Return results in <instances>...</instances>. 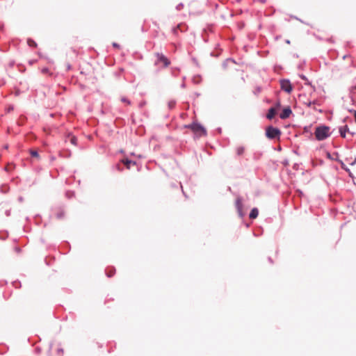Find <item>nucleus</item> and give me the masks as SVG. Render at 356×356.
I'll use <instances>...</instances> for the list:
<instances>
[{
	"instance_id": "f257e3e1",
	"label": "nucleus",
	"mask_w": 356,
	"mask_h": 356,
	"mask_svg": "<svg viewBox=\"0 0 356 356\" xmlns=\"http://www.w3.org/2000/svg\"><path fill=\"white\" fill-rule=\"evenodd\" d=\"M330 128L326 125H320L316 127L315 137L318 141L324 140L329 138L331 135Z\"/></svg>"
},
{
	"instance_id": "f03ea898",
	"label": "nucleus",
	"mask_w": 356,
	"mask_h": 356,
	"mask_svg": "<svg viewBox=\"0 0 356 356\" xmlns=\"http://www.w3.org/2000/svg\"><path fill=\"white\" fill-rule=\"evenodd\" d=\"M185 127L191 129L193 131V132H194V134L198 135L199 136L207 135V131L205 128L198 122H193L191 124H186L185 125Z\"/></svg>"
},
{
	"instance_id": "7ed1b4c3",
	"label": "nucleus",
	"mask_w": 356,
	"mask_h": 356,
	"mask_svg": "<svg viewBox=\"0 0 356 356\" xmlns=\"http://www.w3.org/2000/svg\"><path fill=\"white\" fill-rule=\"evenodd\" d=\"M266 136L271 140L276 138L279 139L281 136V131L277 127L268 126L266 129Z\"/></svg>"
},
{
	"instance_id": "20e7f679",
	"label": "nucleus",
	"mask_w": 356,
	"mask_h": 356,
	"mask_svg": "<svg viewBox=\"0 0 356 356\" xmlns=\"http://www.w3.org/2000/svg\"><path fill=\"white\" fill-rule=\"evenodd\" d=\"M155 55L157 58V60L155 63L156 65L159 63H162L163 64V67H166L170 64L169 59L162 53H156Z\"/></svg>"
},
{
	"instance_id": "39448f33",
	"label": "nucleus",
	"mask_w": 356,
	"mask_h": 356,
	"mask_svg": "<svg viewBox=\"0 0 356 356\" xmlns=\"http://www.w3.org/2000/svg\"><path fill=\"white\" fill-rule=\"evenodd\" d=\"M280 86L281 89L287 93H290L293 90L292 85L289 79H282Z\"/></svg>"
},
{
	"instance_id": "423d86ee",
	"label": "nucleus",
	"mask_w": 356,
	"mask_h": 356,
	"mask_svg": "<svg viewBox=\"0 0 356 356\" xmlns=\"http://www.w3.org/2000/svg\"><path fill=\"white\" fill-rule=\"evenodd\" d=\"M292 111L289 106L284 108L280 114V118L282 120L289 118Z\"/></svg>"
},
{
	"instance_id": "0eeeda50",
	"label": "nucleus",
	"mask_w": 356,
	"mask_h": 356,
	"mask_svg": "<svg viewBox=\"0 0 356 356\" xmlns=\"http://www.w3.org/2000/svg\"><path fill=\"white\" fill-rule=\"evenodd\" d=\"M339 131L340 136L343 138H346L347 132L350 133L352 136H353V134H354V133L350 132L348 125H345V126L339 127Z\"/></svg>"
},
{
	"instance_id": "6e6552de",
	"label": "nucleus",
	"mask_w": 356,
	"mask_h": 356,
	"mask_svg": "<svg viewBox=\"0 0 356 356\" xmlns=\"http://www.w3.org/2000/svg\"><path fill=\"white\" fill-rule=\"evenodd\" d=\"M235 204H236V208L237 209L238 215L241 217H243V213L242 212L243 204H242V201H241V197H238L236 199Z\"/></svg>"
},
{
	"instance_id": "1a4fd4ad",
	"label": "nucleus",
	"mask_w": 356,
	"mask_h": 356,
	"mask_svg": "<svg viewBox=\"0 0 356 356\" xmlns=\"http://www.w3.org/2000/svg\"><path fill=\"white\" fill-rule=\"evenodd\" d=\"M121 162L127 167V169H130L131 165H136V161L130 160L127 158L122 159Z\"/></svg>"
},
{
	"instance_id": "9d476101",
	"label": "nucleus",
	"mask_w": 356,
	"mask_h": 356,
	"mask_svg": "<svg viewBox=\"0 0 356 356\" xmlns=\"http://www.w3.org/2000/svg\"><path fill=\"white\" fill-rule=\"evenodd\" d=\"M277 110L274 107H271L268 109L266 114V118L269 120H272L276 115Z\"/></svg>"
},
{
	"instance_id": "9b49d317",
	"label": "nucleus",
	"mask_w": 356,
	"mask_h": 356,
	"mask_svg": "<svg viewBox=\"0 0 356 356\" xmlns=\"http://www.w3.org/2000/svg\"><path fill=\"white\" fill-rule=\"evenodd\" d=\"M259 215V211L257 208H253L249 215V218L251 219L256 218Z\"/></svg>"
},
{
	"instance_id": "f8f14e48",
	"label": "nucleus",
	"mask_w": 356,
	"mask_h": 356,
	"mask_svg": "<svg viewBox=\"0 0 356 356\" xmlns=\"http://www.w3.org/2000/svg\"><path fill=\"white\" fill-rule=\"evenodd\" d=\"M64 215H65L64 209L63 207H60L58 208L57 213H56V218L58 219H61L64 217Z\"/></svg>"
},
{
	"instance_id": "ddd939ff",
	"label": "nucleus",
	"mask_w": 356,
	"mask_h": 356,
	"mask_svg": "<svg viewBox=\"0 0 356 356\" xmlns=\"http://www.w3.org/2000/svg\"><path fill=\"white\" fill-rule=\"evenodd\" d=\"M115 272V269L114 268H111L110 270H106V275L108 277H111Z\"/></svg>"
},
{
	"instance_id": "4468645a",
	"label": "nucleus",
	"mask_w": 356,
	"mask_h": 356,
	"mask_svg": "<svg viewBox=\"0 0 356 356\" xmlns=\"http://www.w3.org/2000/svg\"><path fill=\"white\" fill-rule=\"evenodd\" d=\"M27 44L30 47H37L36 42L31 38H29L27 40Z\"/></svg>"
},
{
	"instance_id": "2eb2a0df",
	"label": "nucleus",
	"mask_w": 356,
	"mask_h": 356,
	"mask_svg": "<svg viewBox=\"0 0 356 356\" xmlns=\"http://www.w3.org/2000/svg\"><path fill=\"white\" fill-rule=\"evenodd\" d=\"M245 148L243 146L238 147L236 149V154L238 156L242 155L244 153Z\"/></svg>"
},
{
	"instance_id": "dca6fc26",
	"label": "nucleus",
	"mask_w": 356,
	"mask_h": 356,
	"mask_svg": "<svg viewBox=\"0 0 356 356\" xmlns=\"http://www.w3.org/2000/svg\"><path fill=\"white\" fill-rule=\"evenodd\" d=\"M30 154L33 157H35V158H39L40 157L38 151L35 150V149H30Z\"/></svg>"
},
{
	"instance_id": "f3484780",
	"label": "nucleus",
	"mask_w": 356,
	"mask_h": 356,
	"mask_svg": "<svg viewBox=\"0 0 356 356\" xmlns=\"http://www.w3.org/2000/svg\"><path fill=\"white\" fill-rule=\"evenodd\" d=\"M175 104H176V102L174 101V100H170L168 102V108L170 109H172L175 108Z\"/></svg>"
},
{
	"instance_id": "a211bd4d",
	"label": "nucleus",
	"mask_w": 356,
	"mask_h": 356,
	"mask_svg": "<svg viewBox=\"0 0 356 356\" xmlns=\"http://www.w3.org/2000/svg\"><path fill=\"white\" fill-rule=\"evenodd\" d=\"M65 195L67 198H72V197H74V193L73 191H67L66 193H65Z\"/></svg>"
},
{
	"instance_id": "6ab92c4d",
	"label": "nucleus",
	"mask_w": 356,
	"mask_h": 356,
	"mask_svg": "<svg viewBox=\"0 0 356 356\" xmlns=\"http://www.w3.org/2000/svg\"><path fill=\"white\" fill-rule=\"evenodd\" d=\"M317 104V102L316 101H309L308 103H307V106L308 107H312L313 106H314L315 104Z\"/></svg>"
},
{
	"instance_id": "aec40b11",
	"label": "nucleus",
	"mask_w": 356,
	"mask_h": 356,
	"mask_svg": "<svg viewBox=\"0 0 356 356\" xmlns=\"http://www.w3.org/2000/svg\"><path fill=\"white\" fill-rule=\"evenodd\" d=\"M70 142L73 145H76L77 143V138L75 136H72L70 139Z\"/></svg>"
},
{
	"instance_id": "412c9836",
	"label": "nucleus",
	"mask_w": 356,
	"mask_h": 356,
	"mask_svg": "<svg viewBox=\"0 0 356 356\" xmlns=\"http://www.w3.org/2000/svg\"><path fill=\"white\" fill-rule=\"evenodd\" d=\"M121 101H122V102H124V103H127V104H131L130 100H129V99H128L127 98H126V97H122V98L121 99Z\"/></svg>"
},
{
	"instance_id": "4be33fe9",
	"label": "nucleus",
	"mask_w": 356,
	"mask_h": 356,
	"mask_svg": "<svg viewBox=\"0 0 356 356\" xmlns=\"http://www.w3.org/2000/svg\"><path fill=\"white\" fill-rule=\"evenodd\" d=\"M184 7V4L182 3H179L177 6H176V9L177 10H181Z\"/></svg>"
},
{
	"instance_id": "5701e85b",
	"label": "nucleus",
	"mask_w": 356,
	"mask_h": 356,
	"mask_svg": "<svg viewBox=\"0 0 356 356\" xmlns=\"http://www.w3.org/2000/svg\"><path fill=\"white\" fill-rule=\"evenodd\" d=\"M57 353L58 355H59V356H63V349L60 348H58L57 350Z\"/></svg>"
},
{
	"instance_id": "b1692460",
	"label": "nucleus",
	"mask_w": 356,
	"mask_h": 356,
	"mask_svg": "<svg viewBox=\"0 0 356 356\" xmlns=\"http://www.w3.org/2000/svg\"><path fill=\"white\" fill-rule=\"evenodd\" d=\"M299 76H300V78L302 80H304V81L307 80V79L306 76H305V75H304V74H300Z\"/></svg>"
},
{
	"instance_id": "393cba45",
	"label": "nucleus",
	"mask_w": 356,
	"mask_h": 356,
	"mask_svg": "<svg viewBox=\"0 0 356 356\" xmlns=\"http://www.w3.org/2000/svg\"><path fill=\"white\" fill-rule=\"evenodd\" d=\"M113 47H115V48H119L120 47V44L116 43V42H113Z\"/></svg>"
},
{
	"instance_id": "a878e982",
	"label": "nucleus",
	"mask_w": 356,
	"mask_h": 356,
	"mask_svg": "<svg viewBox=\"0 0 356 356\" xmlns=\"http://www.w3.org/2000/svg\"><path fill=\"white\" fill-rule=\"evenodd\" d=\"M349 112H353L354 117H355V122H356V111L349 110Z\"/></svg>"
},
{
	"instance_id": "bb28decb",
	"label": "nucleus",
	"mask_w": 356,
	"mask_h": 356,
	"mask_svg": "<svg viewBox=\"0 0 356 356\" xmlns=\"http://www.w3.org/2000/svg\"><path fill=\"white\" fill-rule=\"evenodd\" d=\"M48 71H49V69H48V68H47V67L43 68V69L42 70V72L43 73H47V72H48Z\"/></svg>"
},
{
	"instance_id": "cd10ccee",
	"label": "nucleus",
	"mask_w": 356,
	"mask_h": 356,
	"mask_svg": "<svg viewBox=\"0 0 356 356\" xmlns=\"http://www.w3.org/2000/svg\"><path fill=\"white\" fill-rule=\"evenodd\" d=\"M268 261H269L270 264H273V259H272V258H271L270 257H269L268 258Z\"/></svg>"
},
{
	"instance_id": "c85d7f7f",
	"label": "nucleus",
	"mask_w": 356,
	"mask_h": 356,
	"mask_svg": "<svg viewBox=\"0 0 356 356\" xmlns=\"http://www.w3.org/2000/svg\"><path fill=\"white\" fill-rule=\"evenodd\" d=\"M181 88H186V84L184 82H183L181 84Z\"/></svg>"
},
{
	"instance_id": "c756f323",
	"label": "nucleus",
	"mask_w": 356,
	"mask_h": 356,
	"mask_svg": "<svg viewBox=\"0 0 356 356\" xmlns=\"http://www.w3.org/2000/svg\"><path fill=\"white\" fill-rule=\"evenodd\" d=\"M116 168L118 170H121V167L119 164H117L116 165Z\"/></svg>"
},
{
	"instance_id": "7c9ffc66",
	"label": "nucleus",
	"mask_w": 356,
	"mask_h": 356,
	"mask_svg": "<svg viewBox=\"0 0 356 356\" xmlns=\"http://www.w3.org/2000/svg\"><path fill=\"white\" fill-rule=\"evenodd\" d=\"M18 200L20 202H23V197H19Z\"/></svg>"
},
{
	"instance_id": "2f4dec72",
	"label": "nucleus",
	"mask_w": 356,
	"mask_h": 356,
	"mask_svg": "<svg viewBox=\"0 0 356 356\" xmlns=\"http://www.w3.org/2000/svg\"><path fill=\"white\" fill-rule=\"evenodd\" d=\"M6 215L7 216H10V211H6Z\"/></svg>"
},
{
	"instance_id": "473e14b6",
	"label": "nucleus",
	"mask_w": 356,
	"mask_h": 356,
	"mask_svg": "<svg viewBox=\"0 0 356 356\" xmlns=\"http://www.w3.org/2000/svg\"><path fill=\"white\" fill-rule=\"evenodd\" d=\"M1 192H3V193H5V192H6V191H3V186H1Z\"/></svg>"
},
{
	"instance_id": "72a5a7b5",
	"label": "nucleus",
	"mask_w": 356,
	"mask_h": 356,
	"mask_svg": "<svg viewBox=\"0 0 356 356\" xmlns=\"http://www.w3.org/2000/svg\"><path fill=\"white\" fill-rule=\"evenodd\" d=\"M193 62L197 65V60L195 58H193Z\"/></svg>"
},
{
	"instance_id": "f704fd0d",
	"label": "nucleus",
	"mask_w": 356,
	"mask_h": 356,
	"mask_svg": "<svg viewBox=\"0 0 356 356\" xmlns=\"http://www.w3.org/2000/svg\"><path fill=\"white\" fill-rule=\"evenodd\" d=\"M286 42L287 44H290V40H286Z\"/></svg>"
},
{
	"instance_id": "c9c22d12",
	"label": "nucleus",
	"mask_w": 356,
	"mask_h": 356,
	"mask_svg": "<svg viewBox=\"0 0 356 356\" xmlns=\"http://www.w3.org/2000/svg\"><path fill=\"white\" fill-rule=\"evenodd\" d=\"M4 148H5V149H8V145H5V146H4Z\"/></svg>"
},
{
	"instance_id": "e433bc0d",
	"label": "nucleus",
	"mask_w": 356,
	"mask_h": 356,
	"mask_svg": "<svg viewBox=\"0 0 356 356\" xmlns=\"http://www.w3.org/2000/svg\"><path fill=\"white\" fill-rule=\"evenodd\" d=\"M356 162V160H355L353 162L351 163V165H353Z\"/></svg>"
},
{
	"instance_id": "4c0bfd02",
	"label": "nucleus",
	"mask_w": 356,
	"mask_h": 356,
	"mask_svg": "<svg viewBox=\"0 0 356 356\" xmlns=\"http://www.w3.org/2000/svg\"><path fill=\"white\" fill-rule=\"evenodd\" d=\"M260 1L264 3L265 0H260Z\"/></svg>"
}]
</instances>
